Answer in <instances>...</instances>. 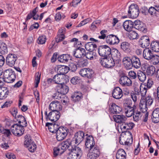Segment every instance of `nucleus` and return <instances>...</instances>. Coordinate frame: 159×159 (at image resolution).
Wrapping results in <instances>:
<instances>
[{
	"mask_svg": "<svg viewBox=\"0 0 159 159\" xmlns=\"http://www.w3.org/2000/svg\"><path fill=\"white\" fill-rule=\"evenodd\" d=\"M69 145L68 149L70 151L69 153L67 159H80L82 155L81 149L77 145Z\"/></svg>",
	"mask_w": 159,
	"mask_h": 159,
	"instance_id": "1",
	"label": "nucleus"
},
{
	"mask_svg": "<svg viewBox=\"0 0 159 159\" xmlns=\"http://www.w3.org/2000/svg\"><path fill=\"white\" fill-rule=\"evenodd\" d=\"M84 136V133L83 132L79 131L75 134L72 139H68L66 140L70 145H78L83 141Z\"/></svg>",
	"mask_w": 159,
	"mask_h": 159,
	"instance_id": "2",
	"label": "nucleus"
},
{
	"mask_svg": "<svg viewBox=\"0 0 159 159\" xmlns=\"http://www.w3.org/2000/svg\"><path fill=\"white\" fill-rule=\"evenodd\" d=\"M69 145L66 140L59 144L53 149L54 157H56L58 155L62 154L68 148Z\"/></svg>",
	"mask_w": 159,
	"mask_h": 159,
	"instance_id": "3",
	"label": "nucleus"
},
{
	"mask_svg": "<svg viewBox=\"0 0 159 159\" xmlns=\"http://www.w3.org/2000/svg\"><path fill=\"white\" fill-rule=\"evenodd\" d=\"M4 81L7 83H12L14 81L16 76L12 70H7L4 71L3 74Z\"/></svg>",
	"mask_w": 159,
	"mask_h": 159,
	"instance_id": "4",
	"label": "nucleus"
},
{
	"mask_svg": "<svg viewBox=\"0 0 159 159\" xmlns=\"http://www.w3.org/2000/svg\"><path fill=\"white\" fill-rule=\"evenodd\" d=\"M68 129L66 127H59L56 133V138L58 141L64 139L67 135Z\"/></svg>",
	"mask_w": 159,
	"mask_h": 159,
	"instance_id": "5",
	"label": "nucleus"
},
{
	"mask_svg": "<svg viewBox=\"0 0 159 159\" xmlns=\"http://www.w3.org/2000/svg\"><path fill=\"white\" fill-rule=\"evenodd\" d=\"M45 115L47 120H49L52 121H56L60 118V114L58 111H53L50 112L48 115L47 112H45Z\"/></svg>",
	"mask_w": 159,
	"mask_h": 159,
	"instance_id": "6",
	"label": "nucleus"
},
{
	"mask_svg": "<svg viewBox=\"0 0 159 159\" xmlns=\"http://www.w3.org/2000/svg\"><path fill=\"white\" fill-rule=\"evenodd\" d=\"M24 127L18 124H15L11 127V131L15 135L20 136L22 135L24 133Z\"/></svg>",
	"mask_w": 159,
	"mask_h": 159,
	"instance_id": "7",
	"label": "nucleus"
},
{
	"mask_svg": "<svg viewBox=\"0 0 159 159\" xmlns=\"http://www.w3.org/2000/svg\"><path fill=\"white\" fill-rule=\"evenodd\" d=\"M111 49L108 46L102 45L100 46L98 48V52L99 54L101 57H107L111 53Z\"/></svg>",
	"mask_w": 159,
	"mask_h": 159,
	"instance_id": "8",
	"label": "nucleus"
},
{
	"mask_svg": "<svg viewBox=\"0 0 159 159\" xmlns=\"http://www.w3.org/2000/svg\"><path fill=\"white\" fill-rule=\"evenodd\" d=\"M100 62L102 66L107 68H110L113 66L115 64L113 59L107 57L100 59Z\"/></svg>",
	"mask_w": 159,
	"mask_h": 159,
	"instance_id": "9",
	"label": "nucleus"
},
{
	"mask_svg": "<svg viewBox=\"0 0 159 159\" xmlns=\"http://www.w3.org/2000/svg\"><path fill=\"white\" fill-rule=\"evenodd\" d=\"M88 153L87 158L88 159H95L98 157L99 154V149L98 146H95L93 149L88 150Z\"/></svg>",
	"mask_w": 159,
	"mask_h": 159,
	"instance_id": "10",
	"label": "nucleus"
},
{
	"mask_svg": "<svg viewBox=\"0 0 159 159\" xmlns=\"http://www.w3.org/2000/svg\"><path fill=\"white\" fill-rule=\"evenodd\" d=\"M59 89H58V91L56 92L55 93V96L54 97L56 99H58L60 98V96L59 97L58 96H57V95H59V94H61L65 95L69 91V89L68 87L65 84H61L59 86Z\"/></svg>",
	"mask_w": 159,
	"mask_h": 159,
	"instance_id": "11",
	"label": "nucleus"
},
{
	"mask_svg": "<svg viewBox=\"0 0 159 159\" xmlns=\"http://www.w3.org/2000/svg\"><path fill=\"white\" fill-rule=\"evenodd\" d=\"M17 58V57L16 54H9L6 58V62L7 65L12 67L15 64Z\"/></svg>",
	"mask_w": 159,
	"mask_h": 159,
	"instance_id": "12",
	"label": "nucleus"
},
{
	"mask_svg": "<svg viewBox=\"0 0 159 159\" xmlns=\"http://www.w3.org/2000/svg\"><path fill=\"white\" fill-rule=\"evenodd\" d=\"M97 146L95 145V142L92 136L89 135L87 136L85 139V147L88 150L93 149L94 147Z\"/></svg>",
	"mask_w": 159,
	"mask_h": 159,
	"instance_id": "13",
	"label": "nucleus"
},
{
	"mask_svg": "<svg viewBox=\"0 0 159 159\" xmlns=\"http://www.w3.org/2000/svg\"><path fill=\"white\" fill-rule=\"evenodd\" d=\"M106 41L109 44H115L119 43L120 40L116 35L111 34L107 36L106 38Z\"/></svg>",
	"mask_w": 159,
	"mask_h": 159,
	"instance_id": "14",
	"label": "nucleus"
},
{
	"mask_svg": "<svg viewBox=\"0 0 159 159\" xmlns=\"http://www.w3.org/2000/svg\"><path fill=\"white\" fill-rule=\"evenodd\" d=\"M85 52L84 49L81 48H78L73 51L72 54L76 58H82L85 55Z\"/></svg>",
	"mask_w": 159,
	"mask_h": 159,
	"instance_id": "15",
	"label": "nucleus"
},
{
	"mask_svg": "<svg viewBox=\"0 0 159 159\" xmlns=\"http://www.w3.org/2000/svg\"><path fill=\"white\" fill-rule=\"evenodd\" d=\"M136 86H134V93H131V98L134 102H138L139 101L140 93L139 89L137 87L139 86V87L140 88L141 85H139L138 84H137Z\"/></svg>",
	"mask_w": 159,
	"mask_h": 159,
	"instance_id": "16",
	"label": "nucleus"
},
{
	"mask_svg": "<svg viewBox=\"0 0 159 159\" xmlns=\"http://www.w3.org/2000/svg\"><path fill=\"white\" fill-rule=\"evenodd\" d=\"M134 28L136 29L140 30L144 33L147 32L145 25L139 20H136L134 22Z\"/></svg>",
	"mask_w": 159,
	"mask_h": 159,
	"instance_id": "17",
	"label": "nucleus"
},
{
	"mask_svg": "<svg viewBox=\"0 0 159 159\" xmlns=\"http://www.w3.org/2000/svg\"><path fill=\"white\" fill-rule=\"evenodd\" d=\"M120 84L123 86H130L132 84V82L127 76H121L119 80Z\"/></svg>",
	"mask_w": 159,
	"mask_h": 159,
	"instance_id": "18",
	"label": "nucleus"
},
{
	"mask_svg": "<svg viewBox=\"0 0 159 159\" xmlns=\"http://www.w3.org/2000/svg\"><path fill=\"white\" fill-rule=\"evenodd\" d=\"M154 53L149 48H145L143 52V57L146 60H150L154 56Z\"/></svg>",
	"mask_w": 159,
	"mask_h": 159,
	"instance_id": "19",
	"label": "nucleus"
},
{
	"mask_svg": "<svg viewBox=\"0 0 159 159\" xmlns=\"http://www.w3.org/2000/svg\"><path fill=\"white\" fill-rule=\"evenodd\" d=\"M49 108L52 111H58V110L61 109V106L58 101L55 100L52 101L50 104Z\"/></svg>",
	"mask_w": 159,
	"mask_h": 159,
	"instance_id": "20",
	"label": "nucleus"
},
{
	"mask_svg": "<svg viewBox=\"0 0 159 159\" xmlns=\"http://www.w3.org/2000/svg\"><path fill=\"white\" fill-rule=\"evenodd\" d=\"M134 22L130 20H125L123 24V27L125 30L130 32L132 31V29L134 27Z\"/></svg>",
	"mask_w": 159,
	"mask_h": 159,
	"instance_id": "21",
	"label": "nucleus"
},
{
	"mask_svg": "<svg viewBox=\"0 0 159 159\" xmlns=\"http://www.w3.org/2000/svg\"><path fill=\"white\" fill-rule=\"evenodd\" d=\"M150 39L148 37L144 36L140 39L139 43L142 48H147L150 44Z\"/></svg>",
	"mask_w": 159,
	"mask_h": 159,
	"instance_id": "22",
	"label": "nucleus"
},
{
	"mask_svg": "<svg viewBox=\"0 0 159 159\" xmlns=\"http://www.w3.org/2000/svg\"><path fill=\"white\" fill-rule=\"evenodd\" d=\"M113 97L116 99L121 98L123 96L122 90L119 87H116L113 90L112 93Z\"/></svg>",
	"mask_w": 159,
	"mask_h": 159,
	"instance_id": "23",
	"label": "nucleus"
},
{
	"mask_svg": "<svg viewBox=\"0 0 159 159\" xmlns=\"http://www.w3.org/2000/svg\"><path fill=\"white\" fill-rule=\"evenodd\" d=\"M64 76L61 74H58L53 76V82L55 84H61L64 83Z\"/></svg>",
	"mask_w": 159,
	"mask_h": 159,
	"instance_id": "24",
	"label": "nucleus"
},
{
	"mask_svg": "<svg viewBox=\"0 0 159 159\" xmlns=\"http://www.w3.org/2000/svg\"><path fill=\"white\" fill-rule=\"evenodd\" d=\"M143 68L146 69V73L148 75H152L155 72V68L152 66L143 64Z\"/></svg>",
	"mask_w": 159,
	"mask_h": 159,
	"instance_id": "25",
	"label": "nucleus"
},
{
	"mask_svg": "<svg viewBox=\"0 0 159 159\" xmlns=\"http://www.w3.org/2000/svg\"><path fill=\"white\" fill-rule=\"evenodd\" d=\"M135 106L134 105L133 107L128 106L125 109V114L126 116L129 117L133 115L134 112Z\"/></svg>",
	"mask_w": 159,
	"mask_h": 159,
	"instance_id": "26",
	"label": "nucleus"
},
{
	"mask_svg": "<svg viewBox=\"0 0 159 159\" xmlns=\"http://www.w3.org/2000/svg\"><path fill=\"white\" fill-rule=\"evenodd\" d=\"M111 57L113 61L119 60L121 58V54L119 51L116 48H113L111 50Z\"/></svg>",
	"mask_w": 159,
	"mask_h": 159,
	"instance_id": "27",
	"label": "nucleus"
},
{
	"mask_svg": "<svg viewBox=\"0 0 159 159\" xmlns=\"http://www.w3.org/2000/svg\"><path fill=\"white\" fill-rule=\"evenodd\" d=\"M110 111L113 114L119 113L121 111V107L116 105L115 103H112L109 107Z\"/></svg>",
	"mask_w": 159,
	"mask_h": 159,
	"instance_id": "28",
	"label": "nucleus"
},
{
	"mask_svg": "<svg viewBox=\"0 0 159 159\" xmlns=\"http://www.w3.org/2000/svg\"><path fill=\"white\" fill-rule=\"evenodd\" d=\"M122 62L127 69H130L132 68V58H130L128 57H125L123 58Z\"/></svg>",
	"mask_w": 159,
	"mask_h": 159,
	"instance_id": "29",
	"label": "nucleus"
},
{
	"mask_svg": "<svg viewBox=\"0 0 159 159\" xmlns=\"http://www.w3.org/2000/svg\"><path fill=\"white\" fill-rule=\"evenodd\" d=\"M152 119L153 122L157 123L159 122V108H155L152 113Z\"/></svg>",
	"mask_w": 159,
	"mask_h": 159,
	"instance_id": "30",
	"label": "nucleus"
},
{
	"mask_svg": "<svg viewBox=\"0 0 159 159\" xmlns=\"http://www.w3.org/2000/svg\"><path fill=\"white\" fill-rule=\"evenodd\" d=\"M132 67L133 66L135 68H139L141 66V63L139 58L135 56H133L132 57Z\"/></svg>",
	"mask_w": 159,
	"mask_h": 159,
	"instance_id": "31",
	"label": "nucleus"
},
{
	"mask_svg": "<svg viewBox=\"0 0 159 159\" xmlns=\"http://www.w3.org/2000/svg\"><path fill=\"white\" fill-rule=\"evenodd\" d=\"M115 122L117 123H122L127 120L126 117L123 115H115L113 116Z\"/></svg>",
	"mask_w": 159,
	"mask_h": 159,
	"instance_id": "32",
	"label": "nucleus"
},
{
	"mask_svg": "<svg viewBox=\"0 0 159 159\" xmlns=\"http://www.w3.org/2000/svg\"><path fill=\"white\" fill-rule=\"evenodd\" d=\"M16 119L18 122L19 125L24 127L27 126V124L25 118L22 115H19Z\"/></svg>",
	"mask_w": 159,
	"mask_h": 159,
	"instance_id": "33",
	"label": "nucleus"
},
{
	"mask_svg": "<svg viewBox=\"0 0 159 159\" xmlns=\"http://www.w3.org/2000/svg\"><path fill=\"white\" fill-rule=\"evenodd\" d=\"M126 156V154L125 151L121 148L118 150L116 155L117 159H125Z\"/></svg>",
	"mask_w": 159,
	"mask_h": 159,
	"instance_id": "34",
	"label": "nucleus"
},
{
	"mask_svg": "<svg viewBox=\"0 0 159 159\" xmlns=\"http://www.w3.org/2000/svg\"><path fill=\"white\" fill-rule=\"evenodd\" d=\"M143 99L141 98L140 102L139 107L141 111L143 113L146 112L148 109V105Z\"/></svg>",
	"mask_w": 159,
	"mask_h": 159,
	"instance_id": "35",
	"label": "nucleus"
},
{
	"mask_svg": "<svg viewBox=\"0 0 159 159\" xmlns=\"http://www.w3.org/2000/svg\"><path fill=\"white\" fill-rule=\"evenodd\" d=\"M46 126L48 127L49 131L52 133H57L58 129L57 125H53L51 123H47L46 124Z\"/></svg>",
	"mask_w": 159,
	"mask_h": 159,
	"instance_id": "36",
	"label": "nucleus"
},
{
	"mask_svg": "<svg viewBox=\"0 0 159 159\" xmlns=\"http://www.w3.org/2000/svg\"><path fill=\"white\" fill-rule=\"evenodd\" d=\"M8 52L7 45L3 42L0 41V53L5 54Z\"/></svg>",
	"mask_w": 159,
	"mask_h": 159,
	"instance_id": "37",
	"label": "nucleus"
},
{
	"mask_svg": "<svg viewBox=\"0 0 159 159\" xmlns=\"http://www.w3.org/2000/svg\"><path fill=\"white\" fill-rule=\"evenodd\" d=\"M0 92L2 94V99H4L7 97L9 93L8 89L6 87H1L0 88Z\"/></svg>",
	"mask_w": 159,
	"mask_h": 159,
	"instance_id": "38",
	"label": "nucleus"
},
{
	"mask_svg": "<svg viewBox=\"0 0 159 159\" xmlns=\"http://www.w3.org/2000/svg\"><path fill=\"white\" fill-rule=\"evenodd\" d=\"M69 67L64 66H60L58 67V71L60 72V74L63 75L68 72L69 71Z\"/></svg>",
	"mask_w": 159,
	"mask_h": 159,
	"instance_id": "39",
	"label": "nucleus"
},
{
	"mask_svg": "<svg viewBox=\"0 0 159 159\" xmlns=\"http://www.w3.org/2000/svg\"><path fill=\"white\" fill-rule=\"evenodd\" d=\"M121 48L126 52H129L130 51V44L126 42H122L120 45Z\"/></svg>",
	"mask_w": 159,
	"mask_h": 159,
	"instance_id": "40",
	"label": "nucleus"
},
{
	"mask_svg": "<svg viewBox=\"0 0 159 159\" xmlns=\"http://www.w3.org/2000/svg\"><path fill=\"white\" fill-rule=\"evenodd\" d=\"M97 47V45L93 42H89L85 45L86 49L89 51H93Z\"/></svg>",
	"mask_w": 159,
	"mask_h": 159,
	"instance_id": "41",
	"label": "nucleus"
},
{
	"mask_svg": "<svg viewBox=\"0 0 159 159\" xmlns=\"http://www.w3.org/2000/svg\"><path fill=\"white\" fill-rule=\"evenodd\" d=\"M70 57L67 54H63L59 56L58 58V61L61 62L65 63L68 61Z\"/></svg>",
	"mask_w": 159,
	"mask_h": 159,
	"instance_id": "42",
	"label": "nucleus"
},
{
	"mask_svg": "<svg viewBox=\"0 0 159 159\" xmlns=\"http://www.w3.org/2000/svg\"><path fill=\"white\" fill-rule=\"evenodd\" d=\"M151 48L153 51L156 52H159V42L154 41L151 44Z\"/></svg>",
	"mask_w": 159,
	"mask_h": 159,
	"instance_id": "43",
	"label": "nucleus"
},
{
	"mask_svg": "<svg viewBox=\"0 0 159 159\" xmlns=\"http://www.w3.org/2000/svg\"><path fill=\"white\" fill-rule=\"evenodd\" d=\"M71 97L74 100L78 101H80L83 98L82 95L80 92H75Z\"/></svg>",
	"mask_w": 159,
	"mask_h": 159,
	"instance_id": "44",
	"label": "nucleus"
},
{
	"mask_svg": "<svg viewBox=\"0 0 159 159\" xmlns=\"http://www.w3.org/2000/svg\"><path fill=\"white\" fill-rule=\"evenodd\" d=\"M137 76L139 80L142 82H144L146 78L145 73L141 71H139L138 72Z\"/></svg>",
	"mask_w": 159,
	"mask_h": 159,
	"instance_id": "45",
	"label": "nucleus"
},
{
	"mask_svg": "<svg viewBox=\"0 0 159 159\" xmlns=\"http://www.w3.org/2000/svg\"><path fill=\"white\" fill-rule=\"evenodd\" d=\"M95 54V53L91 51H89V52H87V53L85 52L84 56H85L88 59L93 60L96 58Z\"/></svg>",
	"mask_w": 159,
	"mask_h": 159,
	"instance_id": "46",
	"label": "nucleus"
},
{
	"mask_svg": "<svg viewBox=\"0 0 159 159\" xmlns=\"http://www.w3.org/2000/svg\"><path fill=\"white\" fill-rule=\"evenodd\" d=\"M133 115V120L135 121H138L142 116L141 113L139 111H134Z\"/></svg>",
	"mask_w": 159,
	"mask_h": 159,
	"instance_id": "47",
	"label": "nucleus"
},
{
	"mask_svg": "<svg viewBox=\"0 0 159 159\" xmlns=\"http://www.w3.org/2000/svg\"><path fill=\"white\" fill-rule=\"evenodd\" d=\"M25 138L24 145L26 147H28L30 145L32 144V143H34L31 140L29 136L26 135L25 136Z\"/></svg>",
	"mask_w": 159,
	"mask_h": 159,
	"instance_id": "48",
	"label": "nucleus"
},
{
	"mask_svg": "<svg viewBox=\"0 0 159 159\" xmlns=\"http://www.w3.org/2000/svg\"><path fill=\"white\" fill-rule=\"evenodd\" d=\"M139 11H128L129 15L132 18H135L137 17L139 14Z\"/></svg>",
	"mask_w": 159,
	"mask_h": 159,
	"instance_id": "49",
	"label": "nucleus"
},
{
	"mask_svg": "<svg viewBox=\"0 0 159 159\" xmlns=\"http://www.w3.org/2000/svg\"><path fill=\"white\" fill-rule=\"evenodd\" d=\"M46 40V36L44 35H42L38 38L37 42L39 44H43L45 43Z\"/></svg>",
	"mask_w": 159,
	"mask_h": 159,
	"instance_id": "50",
	"label": "nucleus"
},
{
	"mask_svg": "<svg viewBox=\"0 0 159 159\" xmlns=\"http://www.w3.org/2000/svg\"><path fill=\"white\" fill-rule=\"evenodd\" d=\"M41 77V74L39 72H37L36 73L35 77V83L34 87L37 88L38 86V84L40 82V80Z\"/></svg>",
	"mask_w": 159,
	"mask_h": 159,
	"instance_id": "51",
	"label": "nucleus"
},
{
	"mask_svg": "<svg viewBox=\"0 0 159 159\" xmlns=\"http://www.w3.org/2000/svg\"><path fill=\"white\" fill-rule=\"evenodd\" d=\"M150 60L152 61L153 65H156L159 62V56L157 55L154 54V56L152 57L151 59Z\"/></svg>",
	"mask_w": 159,
	"mask_h": 159,
	"instance_id": "52",
	"label": "nucleus"
},
{
	"mask_svg": "<svg viewBox=\"0 0 159 159\" xmlns=\"http://www.w3.org/2000/svg\"><path fill=\"white\" fill-rule=\"evenodd\" d=\"M86 73L85 77H86L89 79H91L93 76L94 74V71L92 70L89 68H88V70Z\"/></svg>",
	"mask_w": 159,
	"mask_h": 159,
	"instance_id": "53",
	"label": "nucleus"
},
{
	"mask_svg": "<svg viewBox=\"0 0 159 159\" xmlns=\"http://www.w3.org/2000/svg\"><path fill=\"white\" fill-rule=\"evenodd\" d=\"M144 101H145L146 103L148 105V106L151 105L153 102V100L152 97L150 96H148L146 97L145 99H144Z\"/></svg>",
	"mask_w": 159,
	"mask_h": 159,
	"instance_id": "54",
	"label": "nucleus"
},
{
	"mask_svg": "<svg viewBox=\"0 0 159 159\" xmlns=\"http://www.w3.org/2000/svg\"><path fill=\"white\" fill-rule=\"evenodd\" d=\"M130 38L131 39H136L139 38V35L138 34L134 31L131 32L129 35Z\"/></svg>",
	"mask_w": 159,
	"mask_h": 159,
	"instance_id": "55",
	"label": "nucleus"
},
{
	"mask_svg": "<svg viewBox=\"0 0 159 159\" xmlns=\"http://www.w3.org/2000/svg\"><path fill=\"white\" fill-rule=\"evenodd\" d=\"M27 148H28V150L31 152H34L36 149V145L34 143H32L28 146Z\"/></svg>",
	"mask_w": 159,
	"mask_h": 159,
	"instance_id": "56",
	"label": "nucleus"
},
{
	"mask_svg": "<svg viewBox=\"0 0 159 159\" xmlns=\"http://www.w3.org/2000/svg\"><path fill=\"white\" fill-rule=\"evenodd\" d=\"M91 19L90 18L86 19L81 21L80 23L78 25V27H80L82 25H85L86 24L91 21Z\"/></svg>",
	"mask_w": 159,
	"mask_h": 159,
	"instance_id": "57",
	"label": "nucleus"
},
{
	"mask_svg": "<svg viewBox=\"0 0 159 159\" xmlns=\"http://www.w3.org/2000/svg\"><path fill=\"white\" fill-rule=\"evenodd\" d=\"M127 130L132 129L135 126L134 123L131 122H125Z\"/></svg>",
	"mask_w": 159,
	"mask_h": 159,
	"instance_id": "58",
	"label": "nucleus"
},
{
	"mask_svg": "<svg viewBox=\"0 0 159 159\" xmlns=\"http://www.w3.org/2000/svg\"><path fill=\"white\" fill-rule=\"evenodd\" d=\"M65 35H62V34H57V36L56 38V41L57 43H59L65 39Z\"/></svg>",
	"mask_w": 159,
	"mask_h": 159,
	"instance_id": "59",
	"label": "nucleus"
},
{
	"mask_svg": "<svg viewBox=\"0 0 159 159\" xmlns=\"http://www.w3.org/2000/svg\"><path fill=\"white\" fill-rule=\"evenodd\" d=\"M126 126V125L125 122L122 123V124L120 125V128L121 132L123 133L127 131L128 130Z\"/></svg>",
	"mask_w": 159,
	"mask_h": 159,
	"instance_id": "60",
	"label": "nucleus"
},
{
	"mask_svg": "<svg viewBox=\"0 0 159 159\" xmlns=\"http://www.w3.org/2000/svg\"><path fill=\"white\" fill-rule=\"evenodd\" d=\"M87 70L88 68L82 69L79 71V74L82 76L85 77Z\"/></svg>",
	"mask_w": 159,
	"mask_h": 159,
	"instance_id": "61",
	"label": "nucleus"
},
{
	"mask_svg": "<svg viewBox=\"0 0 159 159\" xmlns=\"http://www.w3.org/2000/svg\"><path fill=\"white\" fill-rule=\"evenodd\" d=\"M129 75L131 79H134L137 77V75L135 72L133 71H130L129 72Z\"/></svg>",
	"mask_w": 159,
	"mask_h": 159,
	"instance_id": "62",
	"label": "nucleus"
},
{
	"mask_svg": "<svg viewBox=\"0 0 159 159\" xmlns=\"http://www.w3.org/2000/svg\"><path fill=\"white\" fill-rule=\"evenodd\" d=\"M6 157L8 159H16V156L12 153H7L6 155Z\"/></svg>",
	"mask_w": 159,
	"mask_h": 159,
	"instance_id": "63",
	"label": "nucleus"
},
{
	"mask_svg": "<svg viewBox=\"0 0 159 159\" xmlns=\"http://www.w3.org/2000/svg\"><path fill=\"white\" fill-rule=\"evenodd\" d=\"M153 95L156 99L159 100V86L157 88V90L153 93Z\"/></svg>",
	"mask_w": 159,
	"mask_h": 159,
	"instance_id": "64",
	"label": "nucleus"
}]
</instances>
